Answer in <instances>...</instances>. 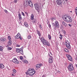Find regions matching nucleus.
<instances>
[{
  "mask_svg": "<svg viewBox=\"0 0 77 77\" xmlns=\"http://www.w3.org/2000/svg\"><path fill=\"white\" fill-rule=\"evenodd\" d=\"M29 5L31 7H33V4L31 2L30 0H26V2H24L23 6L24 8H26Z\"/></svg>",
  "mask_w": 77,
  "mask_h": 77,
  "instance_id": "nucleus-1",
  "label": "nucleus"
},
{
  "mask_svg": "<svg viewBox=\"0 0 77 77\" xmlns=\"http://www.w3.org/2000/svg\"><path fill=\"white\" fill-rule=\"evenodd\" d=\"M67 17H63V20L65 21H66V22L67 23H72V18L69 16H67Z\"/></svg>",
  "mask_w": 77,
  "mask_h": 77,
  "instance_id": "nucleus-2",
  "label": "nucleus"
},
{
  "mask_svg": "<svg viewBox=\"0 0 77 77\" xmlns=\"http://www.w3.org/2000/svg\"><path fill=\"white\" fill-rule=\"evenodd\" d=\"M35 72L34 69H29L27 71V74L29 75H33L35 73Z\"/></svg>",
  "mask_w": 77,
  "mask_h": 77,
  "instance_id": "nucleus-3",
  "label": "nucleus"
},
{
  "mask_svg": "<svg viewBox=\"0 0 77 77\" xmlns=\"http://www.w3.org/2000/svg\"><path fill=\"white\" fill-rule=\"evenodd\" d=\"M67 68L70 71H72L74 70V67H73V65L72 64H70L68 67H67Z\"/></svg>",
  "mask_w": 77,
  "mask_h": 77,
  "instance_id": "nucleus-4",
  "label": "nucleus"
},
{
  "mask_svg": "<svg viewBox=\"0 0 77 77\" xmlns=\"http://www.w3.org/2000/svg\"><path fill=\"white\" fill-rule=\"evenodd\" d=\"M48 56L50 57L48 60L49 63H52L53 62V57H52V56H51V55L49 54H48Z\"/></svg>",
  "mask_w": 77,
  "mask_h": 77,
  "instance_id": "nucleus-5",
  "label": "nucleus"
},
{
  "mask_svg": "<svg viewBox=\"0 0 77 77\" xmlns=\"http://www.w3.org/2000/svg\"><path fill=\"white\" fill-rule=\"evenodd\" d=\"M35 7L36 10H39L40 9V6L39 4L38 3H36L34 5Z\"/></svg>",
  "mask_w": 77,
  "mask_h": 77,
  "instance_id": "nucleus-6",
  "label": "nucleus"
},
{
  "mask_svg": "<svg viewBox=\"0 0 77 77\" xmlns=\"http://www.w3.org/2000/svg\"><path fill=\"white\" fill-rule=\"evenodd\" d=\"M21 35L20 33H18L17 34V35L15 36V38H16V39L20 38V40H21V41H22V38H21Z\"/></svg>",
  "mask_w": 77,
  "mask_h": 77,
  "instance_id": "nucleus-7",
  "label": "nucleus"
},
{
  "mask_svg": "<svg viewBox=\"0 0 77 77\" xmlns=\"http://www.w3.org/2000/svg\"><path fill=\"white\" fill-rule=\"evenodd\" d=\"M66 56L69 60H70V61H72V57L70 55L66 54Z\"/></svg>",
  "mask_w": 77,
  "mask_h": 77,
  "instance_id": "nucleus-8",
  "label": "nucleus"
},
{
  "mask_svg": "<svg viewBox=\"0 0 77 77\" xmlns=\"http://www.w3.org/2000/svg\"><path fill=\"white\" fill-rule=\"evenodd\" d=\"M39 38L42 42V44H44V42H45L47 40H45V39L43 37L41 38H40V37H39Z\"/></svg>",
  "mask_w": 77,
  "mask_h": 77,
  "instance_id": "nucleus-9",
  "label": "nucleus"
},
{
  "mask_svg": "<svg viewBox=\"0 0 77 77\" xmlns=\"http://www.w3.org/2000/svg\"><path fill=\"white\" fill-rule=\"evenodd\" d=\"M13 62L16 63V64H18L19 63V61L17 60L16 58H15L13 60H12Z\"/></svg>",
  "mask_w": 77,
  "mask_h": 77,
  "instance_id": "nucleus-10",
  "label": "nucleus"
},
{
  "mask_svg": "<svg viewBox=\"0 0 77 77\" xmlns=\"http://www.w3.org/2000/svg\"><path fill=\"white\" fill-rule=\"evenodd\" d=\"M43 45H47V46H50V43L48 42L46 40L45 42H44V44H43Z\"/></svg>",
  "mask_w": 77,
  "mask_h": 77,
  "instance_id": "nucleus-11",
  "label": "nucleus"
},
{
  "mask_svg": "<svg viewBox=\"0 0 77 77\" xmlns=\"http://www.w3.org/2000/svg\"><path fill=\"white\" fill-rule=\"evenodd\" d=\"M56 3L57 5H61L62 1L61 0H57L56 1Z\"/></svg>",
  "mask_w": 77,
  "mask_h": 77,
  "instance_id": "nucleus-12",
  "label": "nucleus"
},
{
  "mask_svg": "<svg viewBox=\"0 0 77 77\" xmlns=\"http://www.w3.org/2000/svg\"><path fill=\"white\" fill-rule=\"evenodd\" d=\"M55 27H57V28H59V22H58V21H56L55 22Z\"/></svg>",
  "mask_w": 77,
  "mask_h": 77,
  "instance_id": "nucleus-13",
  "label": "nucleus"
},
{
  "mask_svg": "<svg viewBox=\"0 0 77 77\" xmlns=\"http://www.w3.org/2000/svg\"><path fill=\"white\" fill-rule=\"evenodd\" d=\"M36 32H37V35H38V36L39 37H40V36H41V32H40L38 30H36Z\"/></svg>",
  "mask_w": 77,
  "mask_h": 77,
  "instance_id": "nucleus-14",
  "label": "nucleus"
},
{
  "mask_svg": "<svg viewBox=\"0 0 77 77\" xmlns=\"http://www.w3.org/2000/svg\"><path fill=\"white\" fill-rule=\"evenodd\" d=\"M62 24L63 26H64V27H66L67 26V24L66 23V22H65L64 21H63L62 23Z\"/></svg>",
  "mask_w": 77,
  "mask_h": 77,
  "instance_id": "nucleus-15",
  "label": "nucleus"
},
{
  "mask_svg": "<svg viewBox=\"0 0 77 77\" xmlns=\"http://www.w3.org/2000/svg\"><path fill=\"white\" fill-rule=\"evenodd\" d=\"M4 68H5V66L3 65V64L2 63L0 64V69H3Z\"/></svg>",
  "mask_w": 77,
  "mask_h": 77,
  "instance_id": "nucleus-16",
  "label": "nucleus"
},
{
  "mask_svg": "<svg viewBox=\"0 0 77 77\" xmlns=\"http://www.w3.org/2000/svg\"><path fill=\"white\" fill-rule=\"evenodd\" d=\"M65 45L66 46L67 48L68 49H71V45H70V44H66Z\"/></svg>",
  "mask_w": 77,
  "mask_h": 77,
  "instance_id": "nucleus-17",
  "label": "nucleus"
},
{
  "mask_svg": "<svg viewBox=\"0 0 77 77\" xmlns=\"http://www.w3.org/2000/svg\"><path fill=\"white\" fill-rule=\"evenodd\" d=\"M35 66L37 68H40L41 66V65L40 64H38L36 65Z\"/></svg>",
  "mask_w": 77,
  "mask_h": 77,
  "instance_id": "nucleus-18",
  "label": "nucleus"
},
{
  "mask_svg": "<svg viewBox=\"0 0 77 77\" xmlns=\"http://www.w3.org/2000/svg\"><path fill=\"white\" fill-rule=\"evenodd\" d=\"M21 49H19L18 48H17L16 49V51L17 52V53H20V51H21Z\"/></svg>",
  "mask_w": 77,
  "mask_h": 77,
  "instance_id": "nucleus-19",
  "label": "nucleus"
},
{
  "mask_svg": "<svg viewBox=\"0 0 77 77\" xmlns=\"http://www.w3.org/2000/svg\"><path fill=\"white\" fill-rule=\"evenodd\" d=\"M24 25H25V26L26 27H27V28H28V27H29V25L28 24V23H27L25 22Z\"/></svg>",
  "mask_w": 77,
  "mask_h": 77,
  "instance_id": "nucleus-20",
  "label": "nucleus"
},
{
  "mask_svg": "<svg viewBox=\"0 0 77 77\" xmlns=\"http://www.w3.org/2000/svg\"><path fill=\"white\" fill-rule=\"evenodd\" d=\"M31 20H34V15L33 14H32L31 16Z\"/></svg>",
  "mask_w": 77,
  "mask_h": 77,
  "instance_id": "nucleus-21",
  "label": "nucleus"
},
{
  "mask_svg": "<svg viewBox=\"0 0 77 77\" xmlns=\"http://www.w3.org/2000/svg\"><path fill=\"white\" fill-rule=\"evenodd\" d=\"M18 17L20 20H22V17L21 15L20 14H19L18 15Z\"/></svg>",
  "mask_w": 77,
  "mask_h": 77,
  "instance_id": "nucleus-22",
  "label": "nucleus"
},
{
  "mask_svg": "<svg viewBox=\"0 0 77 77\" xmlns=\"http://www.w3.org/2000/svg\"><path fill=\"white\" fill-rule=\"evenodd\" d=\"M64 51L66 52H67V53H69V50L68 49L66 48H65L64 49Z\"/></svg>",
  "mask_w": 77,
  "mask_h": 77,
  "instance_id": "nucleus-23",
  "label": "nucleus"
},
{
  "mask_svg": "<svg viewBox=\"0 0 77 77\" xmlns=\"http://www.w3.org/2000/svg\"><path fill=\"white\" fill-rule=\"evenodd\" d=\"M66 44H70V42L68 41H66L65 42V45Z\"/></svg>",
  "mask_w": 77,
  "mask_h": 77,
  "instance_id": "nucleus-24",
  "label": "nucleus"
},
{
  "mask_svg": "<svg viewBox=\"0 0 77 77\" xmlns=\"http://www.w3.org/2000/svg\"><path fill=\"white\" fill-rule=\"evenodd\" d=\"M13 72L14 74H15L17 72V71L15 69H14L13 70Z\"/></svg>",
  "mask_w": 77,
  "mask_h": 77,
  "instance_id": "nucleus-25",
  "label": "nucleus"
},
{
  "mask_svg": "<svg viewBox=\"0 0 77 77\" xmlns=\"http://www.w3.org/2000/svg\"><path fill=\"white\" fill-rule=\"evenodd\" d=\"M19 53H21V54H23V49H21Z\"/></svg>",
  "mask_w": 77,
  "mask_h": 77,
  "instance_id": "nucleus-26",
  "label": "nucleus"
},
{
  "mask_svg": "<svg viewBox=\"0 0 77 77\" xmlns=\"http://www.w3.org/2000/svg\"><path fill=\"white\" fill-rule=\"evenodd\" d=\"M0 39L1 41H6V39L5 38H1Z\"/></svg>",
  "mask_w": 77,
  "mask_h": 77,
  "instance_id": "nucleus-27",
  "label": "nucleus"
},
{
  "mask_svg": "<svg viewBox=\"0 0 77 77\" xmlns=\"http://www.w3.org/2000/svg\"><path fill=\"white\" fill-rule=\"evenodd\" d=\"M23 62H24V63H28V61L26 60H23Z\"/></svg>",
  "mask_w": 77,
  "mask_h": 77,
  "instance_id": "nucleus-28",
  "label": "nucleus"
},
{
  "mask_svg": "<svg viewBox=\"0 0 77 77\" xmlns=\"http://www.w3.org/2000/svg\"><path fill=\"white\" fill-rule=\"evenodd\" d=\"M28 39H31V35H29L28 36Z\"/></svg>",
  "mask_w": 77,
  "mask_h": 77,
  "instance_id": "nucleus-29",
  "label": "nucleus"
},
{
  "mask_svg": "<svg viewBox=\"0 0 77 77\" xmlns=\"http://www.w3.org/2000/svg\"><path fill=\"white\" fill-rule=\"evenodd\" d=\"M75 12L76 16H77V9H75Z\"/></svg>",
  "mask_w": 77,
  "mask_h": 77,
  "instance_id": "nucleus-30",
  "label": "nucleus"
},
{
  "mask_svg": "<svg viewBox=\"0 0 77 77\" xmlns=\"http://www.w3.org/2000/svg\"><path fill=\"white\" fill-rule=\"evenodd\" d=\"M11 42L12 41H9L8 43V44L9 45H12V43Z\"/></svg>",
  "mask_w": 77,
  "mask_h": 77,
  "instance_id": "nucleus-31",
  "label": "nucleus"
},
{
  "mask_svg": "<svg viewBox=\"0 0 77 77\" xmlns=\"http://www.w3.org/2000/svg\"><path fill=\"white\" fill-rule=\"evenodd\" d=\"M7 49L8 50L10 51V50H12V48H11V47H8Z\"/></svg>",
  "mask_w": 77,
  "mask_h": 77,
  "instance_id": "nucleus-32",
  "label": "nucleus"
},
{
  "mask_svg": "<svg viewBox=\"0 0 77 77\" xmlns=\"http://www.w3.org/2000/svg\"><path fill=\"white\" fill-rule=\"evenodd\" d=\"M48 38H49V39H51V37L50 35H48Z\"/></svg>",
  "mask_w": 77,
  "mask_h": 77,
  "instance_id": "nucleus-33",
  "label": "nucleus"
},
{
  "mask_svg": "<svg viewBox=\"0 0 77 77\" xmlns=\"http://www.w3.org/2000/svg\"><path fill=\"white\" fill-rule=\"evenodd\" d=\"M19 0H14V3H17V2H18Z\"/></svg>",
  "mask_w": 77,
  "mask_h": 77,
  "instance_id": "nucleus-34",
  "label": "nucleus"
},
{
  "mask_svg": "<svg viewBox=\"0 0 77 77\" xmlns=\"http://www.w3.org/2000/svg\"><path fill=\"white\" fill-rule=\"evenodd\" d=\"M20 60H23L24 58H23V56H21L20 57Z\"/></svg>",
  "mask_w": 77,
  "mask_h": 77,
  "instance_id": "nucleus-35",
  "label": "nucleus"
},
{
  "mask_svg": "<svg viewBox=\"0 0 77 77\" xmlns=\"http://www.w3.org/2000/svg\"><path fill=\"white\" fill-rule=\"evenodd\" d=\"M8 39H9V40L11 41V36H8Z\"/></svg>",
  "mask_w": 77,
  "mask_h": 77,
  "instance_id": "nucleus-36",
  "label": "nucleus"
},
{
  "mask_svg": "<svg viewBox=\"0 0 77 77\" xmlns=\"http://www.w3.org/2000/svg\"><path fill=\"white\" fill-rule=\"evenodd\" d=\"M52 26L53 27H54L55 26V23H52Z\"/></svg>",
  "mask_w": 77,
  "mask_h": 77,
  "instance_id": "nucleus-37",
  "label": "nucleus"
},
{
  "mask_svg": "<svg viewBox=\"0 0 77 77\" xmlns=\"http://www.w3.org/2000/svg\"><path fill=\"white\" fill-rule=\"evenodd\" d=\"M22 14L23 15V16H24V17L25 16V15L24 14V13L23 12H22Z\"/></svg>",
  "mask_w": 77,
  "mask_h": 77,
  "instance_id": "nucleus-38",
  "label": "nucleus"
},
{
  "mask_svg": "<svg viewBox=\"0 0 77 77\" xmlns=\"http://www.w3.org/2000/svg\"><path fill=\"white\" fill-rule=\"evenodd\" d=\"M63 4H65V1L63 0Z\"/></svg>",
  "mask_w": 77,
  "mask_h": 77,
  "instance_id": "nucleus-39",
  "label": "nucleus"
},
{
  "mask_svg": "<svg viewBox=\"0 0 77 77\" xmlns=\"http://www.w3.org/2000/svg\"><path fill=\"white\" fill-rule=\"evenodd\" d=\"M51 20H53H53H54V17H52V18H51Z\"/></svg>",
  "mask_w": 77,
  "mask_h": 77,
  "instance_id": "nucleus-40",
  "label": "nucleus"
},
{
  "mask_svg": "<svg viewBox=\"0 0 77 77\" xmlns=\"http://www.w3.org/2000/svg\"><path fill=\"white\" fill-rule=\"evenodd\" d=\"M0 51H3V49L2 47H0Z\"/></svg>",
  "mask_w": 77,
  "mask_h": 77,
  "instance_id": "nucleus-41",
  "label": "nucleus"
},
{
  "mask_svg": "<svg viewBox=\"0 0 77 77\" xmlns=\"http://www.w3.org/2000/svg\"><path fill=\"white\" fill-rule=\"evenodd\" d=\"M16 47H20V45H17Z\"/></svg>",
  "mask_w": 77,
  "mask_h": 77,
  "instance_id": "nucleus-42",
  "label": "nucleus"
},
{
  "mask_svg": "<svg viewBox=\"0 0 77 77\" xmlns=\"http://www.w3.org/2000/svg\"><path fill=\"white\" fill-rule=\"evenodd\" d=\"M4 12H5V13H7V10H5Z\"/></svg>",
  "mask_w": 77,
  "mask_h": 77,
  "instance_id": "nucleus-43",
  "label": "nucleus"
},
{
  "mask_svg": "<svg viewBox=\"0 0 77 77\" xmlns=\"http://www.w3.org/2000/svg\"><path fill=\"white\" fill-rule=\"evenodd\" d=\"M68 25V26H70V27H72V25H71L70 24H69Z\"/></svg>",
  "mask_w": 77,
  "mask_h": 77,
  "instance_id": "nucleus-44",
  "label": "nucleus"
},
{
  "mask_svg": "<svg viewBox=\"0 0 77 77\" xmlns=\"http://www.w3.org/2000/svg\"><path fill=\"white\" fill-rule=\"evenodd\" d=\"M49 28H51V25L50 24L49 25Z\"/></svg>",
  "mask_w": 77,
  "mask_h": 77,
  "instance_id": "nucleus-45",
  "label": "nucleus"
},
{
  "mask_svg": "<svg viewBox=\"0 0 77 77\" xmlns=\"http://www.w3.org/2000/svg\"><path fill=\"white\" fill-rule=\"evenodd\" d=\"M25 14L27 15H28V13L27 12H25Z\"/></svg>",
  "mask_w": 77,
  "mask_h": 77,
  "instance_id": "nucleus-46",
  "label": "nucleus"
},
{
  "mask_svg": "<svg viewBox=\"0 0 77 77\" xmlns=\"http://www.w3.org/2000/svg\"><path fill=\"white\" fill-rule=\"evenodd\" d=\"M57 72H58V73H59V74H60V71H58Z\"/></svg>",
  "mask_w": 77,
  "mask_h": 77,
  "instance_id": "nucleus-47",
  "label": "nucleus"
},
{
  "mask_svg": "<svg viewBox=\"0 0 77 77\" xmlns=\"http://www.w3.org/2000/svg\"><path fill=\"white\" fill-rule=\"evenodd\" d=\"M49 53L50 54H51V56H52V54L51 53V52L50 51Z\"/></svg>",
  "mask_w": 77,
  "mask_h": 77,
  "instance_id": "nucleus-48",
  "label": "nucleus"
},
{
  "mask_svg": "<svg viewBox=\"0 0 77 77\" xmlns=\"http://www.w3.org/2000/svg\"><path fill=\"white\" fill-rule=\"evenodd\" d=\"M63 17H65V14H63V15H62Z\"/></svg>",
  "mask_w": 77,
  "mask_h": 77,
  "instance_id": "nucleus-49",
  "label": "nucleus"
},
{
  "mask_svg": "<svg viewBox=\"0 0 77 77\" xmlns=\"http://www.w3.org/2000/svg\"><path fill=\"white\" fill-rule=\"evenodd\" d=\"M65 65H66V66L67 65V63H65Z\"/></svg>",
  "mask_w": 77,
  "mask_h": 77,
  "instance_id": "nucleus-50",
  "label": "nucleus"
},
{
  "mask_svg": "<svg viewBox=\"0 0 77 77\" xmlns=\"http://www.w3.org/2000/svg\"><path fill=\"white\" fill-rule=\"evenodd\" d=\"M62 37H59V38H60V39H62Z\"/></svg>",
  "mask_w": 77,
  "mask_h": 77,
  "instance_id": "nucleus-51",
  "label": "nucleus"
},
{
  "mask_svg": "<svg viewBox=\"0 0 77 77\" xmlns=\"http://www.w3.org/2000/svg\"><path fill=\"white\" fill-rule=\"evenodd\" d=\"M7 68L8 69V70H10V69H9V67H7Z\"/></svg>",
  "mask_w": 77,
  "mask_h": 77,
  "instance_id": "nucleus-52",
  "label": "nucleus"
},
{
  "mask_svg": "<svg viewBox=\"0 0 77 77\" xmlns=\"http://www.w3.org/2000/svg\"><path fill=\"white\" fill-rule=\"evenodd\" d=\"M34 23H36V20H35L34 21Z\"/></svg>",
  "mask_w": 77,
  "mask_h": 77,
  "instance_id": "nucleus-53",
  "label": "nucleus"
},
{
  "mask_svg": "<svg viewBox=\"0 0 77 77\" xmlns=\"http://www.w3.org/2000/svg\"><path fill=\"white\" fill-rule=\"evenodd\" d=\"M37 11L39 13V10H37Z\"/></svg>",
  "mask_w": 77,
  "mask_h": 77,
  "instance_id": "nucleus-54",
  "label": "nucleus"
},
{
  "mask_svg": "<svg viewBox=\"0 0 77 77\" xmlns=\"http://www.w3.org/2000/svg\"><path fill=\"white\" fill-rule=\"evenodd\" d=\"M54 29H55V30H56V27H54Z\"/></svg>",
  "mask_w": 77,
  "mask_h": 77,
  "instance_id": "nucleus-55",
  "label": "nucleus"
},
{
  "mask_svg": "<svg viewBox=\"0 0 77 77\" xmlns=\"http://www.w3.org/2000/svg\"><path fill=\"white\" fill-rule=\"evenodd\" d=\"M60 36H61V37H62V36H63L62 34H60Z\"/></svg>",
  "mask_w": 77,
  "mask_h": 77,
  "instance_id": "nucleus-56",
  "label": "nucleus"
},
{
  "mask_svg": "<svg viewBox=\"0 0 77 77\" xmlns=\"http://www.w3.org/2000/svg\"><path fill=\"white\" fill-rule=\"evenodd\" d=\"M12 76H15V75H14V74H12Z\"/></svg>",
  "mask_w": 77,
  "mask_h": 77,
  "instance_id": "nucleus-57",
  "label": "nucleus"
},
{
  "mask_svg": "<svg viewBox=\"0 0 77 77\" xmlns=\"http://www.w3.org/2000/svg\"><path fill=\"white\" fill-rule=\"evenodd\" d=\"M77 7H76L75 9H77Z\"/></svg>",
  "mask_w": 77,
  "mask_h": 77,
  "instance_id": "nucleus-58",
  "label": "nucleus"
},
{
  "mask_svg": "<svg viewBox=\"0 0 77 77\" xmlns=\"http://www.w3.org/2000/svg\"><path fill=\"white\" fill-rule=\"evenodd\" d=\"M39 26H40V28H41V25H40Z\"/></svg>",
  "mask_w": 77,
  "mask_h": 77,
  "instance_id": "nucleus-59",
  "label": "nucleus"
},
{
  "mask_svg": "<svg viewBox=\"0 0 77 77\" xmlns=\"http://www.w3.org/2000/svg\"><path fill=\"white\" fill-rule=\"evenodd\" d=\"M66 2H67L68 1V0H65Z\"/></svg>",
  "mask_w": 77,
  "mask_h": 77,
  "instance_id": "nucleus-60",
  "label": "nucleus"
},
{
  "mask_svg": "<svg viewBox=\"0 0 77 77\" xmlns=\"http://www.w3.org/2000/svg\"><path fill=\"white\" fill-rule=\"evenodd\" d=\"M64 34H65V33H66V32H64Z\"/></svg>",
  "mask_w": 77,
  "mask_h": 77,
  "instance_id": "nucleus-61",
  "label": "nucleus"
},
{
  "mask_svg": "<svg viewBox=\"0 0 77 77\" xmlns=\"http://www.w3.org/2000/svg\"><path fill=\"white\" fill-rule=\"evenodd\" d=\"M42 77H44V76H42Z\"/></svg>",
  "mask_w": 77,
  "mask_h": 77,
  "instance_id": "nucleus-62",
  "label": "nucleus"
},
{
  "mask_svg": "<svg viewBox=\"0 0 77 77\" xmlns=\"http://www.w3.org/2000/svg\"><path fill=\"white\" fill-rule=\"evenodd\" d=\"M44 0V1H45V0Z\"/></svg>",
  "mask_w": 77,
  "mask_h": 77,
  "instance_id": "nucleus-63",
  "label": "nucleus"
},
{
  "mask_svg": "<svg viewBox=\"0 0 77 77\" xmlns=\"http://www.w3.org/2000/svg\"><path fill=\"white\" fill-rule=\"evenodd\" d=\"M26 74H27V73H26Z\"/></svg>",
  "mask_w": 77,
  "mask_h": 77,
  "instance_id": "nucleus-64",
  "label": "nucleus"
}]
</instances>
